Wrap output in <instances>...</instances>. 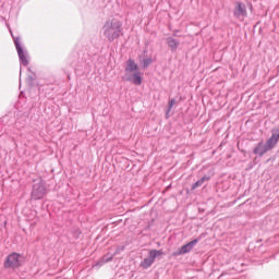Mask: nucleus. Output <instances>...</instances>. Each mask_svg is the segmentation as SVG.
I'll use <instances>...</instances> for the list:
<instances>
[{"label":"nucleus","instance_id":"obj_4","mask_svg":"<svg viewBox=\"0 0 279 279\" xmlns=\"http://www.w3.org/2000/svg\"><path fill=\"white\" fill-rule=\"evenodd\" d=\"M11 36L13 38V43L15 45V49L19 56V60L20 63L23 66H29V52H27V49H25L22 45H21V38L14 36V34H12V31H10Z\"/></svg>","mask_w":279,"mask_h":279},{"label":"nucleus","instance_id":"obj_22","mask_svg":"<svg viewBox=\"0 0 279 279\" xmlns=\"http://www.w3.org/2000/svg\"><path fill=\"white\" fill-rule=\"evenodd\" d=\"M241 267H243V263L241 264Z\"/></svg>","mask_w":279,"mask_h":279},{"label":"nucleus","instance_id":"obj_9","mask_svg":"<svg viewBox=\"0 0 279 279\" xmlns=\"http://www.w3.org/2000/svg\"><path fill=\"white\" fill-rule=\"evenodd\" d=\"M199 243V238H196L190 242H187L186 244L182 245L179 251L174 252L172 255L173 256H182L184 254H189V252H191L193 250V247H195V245H197Z\"/></svg>","mask_w":279,"mask_h":279},{"label":"nucleus","instance_id":"obj_19","mask_svg":"<svg viewBox=\"0 0 279 279\" xmlns=\"http://www.w3.org/2000/svg\"><path fill=\"white\" fill-rule=\"evenodd\" d=\"M21 73H22V71L20 70V77H21Z\"/></svg>","mask_w":279,"mask_h":279},{"label":"nucleus","instance_id":"obj_7","mask_svg":"<svg viewBox=\"0 0 279 279\" xmlns=\"http://www.w3.org/2000/svg\"><path fill=\"white\" fill-rule=\"evenodd\" d=\"M162 255H165V252H162V250H150L148 252V256L141 262L140 267H142V269H149V267H151V265L156 263L158 256Z\"/></svg>","mask_w":279,"mask_h":279},{"label":"nucleus","instance_id":"obj_17","mask_svg":"<svg viewBox=\"0 0 279 279\" xmlns=\"http://www.w3.org/2000/svg\"><path fill=\"white\" fill-rule=\"evenodd\" d=\"M233 269H234L235 271H243V269H241V268H239V267H233Z\"/></svg>","mask_w":279,"mask_h":279},{"label":"nucleus","instance_id":"obj_1","mask_svg":"<svg viewBox=\"0 0 279 279\" xmlns=\"http://www.w3.org/2000/svg\"><path fill=\"white\" fill-rule=\"evenodd\" d=\"M102 34L109 43L119 40L120 36H123V21L112 17L105 21L102 25Z\"/></svg>","mask_w":279,"mask_h":279},{"label":"nucleus","instance_id":"obj_5","mask_svg":"<svg viewBox=\"0 0 279 279\" xmlns=\"http://www.w3.org/2000/svg\"><path fill=\"white\" fill-rule=\"evenodd\" d=\"M3 267L4 269H21L23 267V255L12 252L5 257Z\"/></svg>","mask_w":279,"mask_h":279},{"label":"nucleus","instance_id":"obj_11","mask_svg":"<svg viewBox=\"0 0 279 279\" xmlns=\"http://www.w3.org/2000/svg\"><path fill=\"white\" fill-rule=\"evenodd\" d=\"M125 251V246L124 245H119L117 246L113 255H106L104 258H102V263H110V260H112V258H114V256H117L118 254H121V252H124Z\"/></svg>","mask_w":279,"mask_h":279},{"label":"nucleus","instance_id":"obj_10","mask_svg":"<svg viewBox=\"0 0 279 279\" xmlns=\"http://www.w3.org/2000/svg\"><path fill=\"white\" fill-rule=\"evenodd\" d=\"M166 44L168 45V47L172 51V53L178 51V48L180 47V40H178L173 37H167Z\"/></svg>","mask_w":279,"mask_h":279},{"label":"nucleus","instance_id":"obj_18","mask_svg":"<svg viewBox=\"0 0 279 279\" xmlns=\"http://www.w3.org/2000/svg\"><path fill=\"white\" fill-rule=\"evenodd\" d=\"M173 36H178V34H177V33H174V34H173Z\"/></svg>","mask_w":279,"mask_h":279},{"label":"nucleus","instance_id":"obj_20","mask_svg":"<svg viewBox=\"0 0 279 279\" xmlns=\"http://www.w3.org/2000/svg\"><path fill=\"white\" fill-rule=\"evenodd\" d=\"M71 65H72V66H75V65H73V63H71Z\"/></svg>","mask_w":279,"mask_h":279},{"label":"nucleus","instance_id":"obj_3","mask_svg":"<svg viewBox=\"0 0 279 279\" xmlns=\"http://www.w3.org/2000/svg\"><path fill=\"white\" fill-rule=\"evenodd\" d=\"M123 82H131L134 86H141L143 84V75L138 70V63L134 59L130 58L126 61V66L124 69V75L122 76Z\"/></svg>","mask_w":279,"mask_h":279},{"label":"nucleus","instance_id":"obj_14","mask_svg":"<svg viewBox=\"0 0 279 279\" xmlns=\"http://www.w3.org/2000/svg\"><path fill=\"white\" fill-rule=\"evenodd\" d=\"M174 106H175V100H174V98H172L168 102V109L166 111V119H169V112H171V110L173 109Z\"/></svg>","mask_w":279,"mask_h":279},{"label":"nucleus","instance_id":"obj_16","mask_svg":"<svg viewBox=\"0 0 279 279\" xmlns=\"http://www.w3.org/2000/svg\"><path fill=\"white\" fill-rule=\"evenodd\" d=\"M258 160V157H255L254 160H253V165L250 166V168L254 167V165H257V161Z\"/></svg>","mask_w":279,"mask_h":279},{"label":"nucleus","instance_id":"obj_13","mask_svg":"<svg viewBox=\"0 0 279 279\" xmlns=\"http://www.w3.org/2000/svg\"><path fill=\"white\" fill-rule=\"evenodd\" d=\"M154 62V59L151 57H144L142 60V66L143 69H149V65Z\"/></svg>","mask_w":279,"mask_h":279},{"label":"nucleus","instance_id":"obj_8","mask_svg":"<svg viewBox=\"0 0 279 279\" xmlns=\"http://www.w3.org/2000/svg\"><path fill=\"white\" fill-rule=\"evenodd\" d=\"M233 16L234 19H236L238 21H245V19H247V7L245 5V3L236 1L234 3V9H233Z\"/></svg>","mask_w":279,"mask_h":279},{"label":"nucleus","instance_id":"obj_12","mask_svg":"<svg viewBox=\"0 0 279 279\" xmlns=\"http://www.w3.org/2000/svg\"><path fill=\"white\" fill-rule=\"evenodd\" d=\"M210 180V175H204L202 179L196 181L195 183L192 184L191 191H195V189H199V186L204 185V182H208Z\"/></svg>","mask_w":279,"mask_h":279},{"label":"nucleus","instance_id":"obj_2","mask_svg":"<svg viewBox=\"0 0 279 279\" xmlns=\"http://www.w3.org/2000/svg\"><path fill=\"white\" fill-rule=\"evenodd\" d=\"M271 136L265 142L259 141L255 147L253 148L254 156H257V158H263L267 151H271L278 143H279V128H274L270 131Z\"/></svg>","mask_w":279,"mask_h":279},{"label":"nucleus","instance_id":"obj_6","mask_svg":"<svg viewBox=\"0 0 279 279\" xmlns=\"http://www.w3.org/2000/svg\"><path fill=\"white\" fill-rule=\"evenodd\" d=\"M33 189L31 192L32 199H43L47 195V186H45V181L43 178L34 180Z\"/></svg>","mask_w":279,"mask_h":279},{"label":"nucleus","instance_id":"obj_15","mask_svg":"<svg viewBox=\"0 0 279 279\" xmlns=\"http://www.w3.org/2000/svg\"><path fill=\"white\" fill-rule=\"evenodd\" d=\"M71 234H72L73 239L77 240V239H80L82 231L80 230V228H72Z\"/></svg>","mask_w":279,"mask_h":279},{"label":"nucleus","instance_id":"obj_21","mask_svg":"<svg viewBox=\"0 0 279 279\" xmlns=\"http://www.w3.org/2000/svg\"><path fill=\"white\" fill-rule=\"evenodd\" d=\"M71 65H72V66H75V65H73V63H71Z\"/></svg>","mask_w":279,"mask_h":279}]
</instances>
